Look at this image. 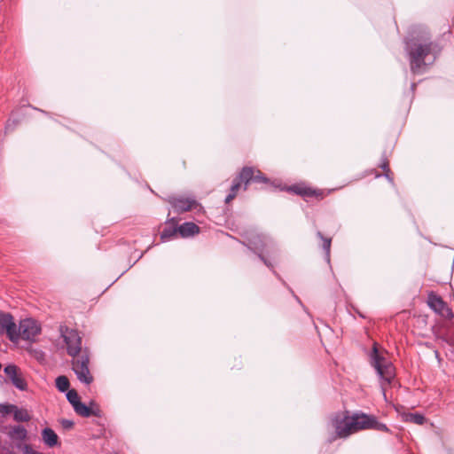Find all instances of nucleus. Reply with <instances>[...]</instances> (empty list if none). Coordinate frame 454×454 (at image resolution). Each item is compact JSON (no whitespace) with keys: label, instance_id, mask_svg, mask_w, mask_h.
Masks as SVG:
<instances>
[{"label":"nucleus","instance_id":"obj_15","mask_svg":"<svg viewBox=\"0 0 454 454\" xmlns=\"http://www.w3.org/2000/svg\"><path fill=\"white\" fill-rule=\"evenodd\" d=\"M42 439L45 445H47L50 448L55 447L59 444V436L50 427H45L42 431Z\"/></svg>","mask_w":454,"mask_h":454},{"label":"nucleus","instance_id":"obj_3","mask_svg":"<svg viewBox=\"0 0 454 454\" xmlns=\"http://www.w3.org/2000/svg\"><path fill=\"white\" fill-rule=\"evenodd\" d=\"M406 51L409 54L411 71L415 74H421L427 65L426 58L432 51V43L411 40L406 43Z\"/></svg>","mask_w":454,"mask_h":454},{"label":"nucleus","instance_id":"obj_8","mask_svg":"<svg viewBox=\"0 0 454 454\" xmlns=\"http://www.w3.org/2000/svg\"><path fill=\"white\" fill-rule=\"evenodd\" d=\"M9 381L19 390L25 391L27 388V381L21 370L15 364H10L4 368Z\"/></svg>","mask_w":454,"mask_h":454},{"label":"nucleus","instance_id":"obj_12","mask_svg":"<svg viewBox=\"0 0 454 454\" xmlns=\"http://www.w3.org/2000/svg\"><path fill=\"white\" fill-rule=\"evenodd\" d=\"M290 191L294 192L295 194L303 196V197H316L322 199L324 197V192L319 190H314L309 187H301L298 185H294L289 188Z\"/></svg>","mask_w":454,"mask_h":454},{"label":"nucleus","instance_id":"obj_30","mask_svg":"<svg viewBox=\"0 0 454 454\" xmlns=\"http://www.w3.org/2000/svg\"><path fill=\"white\" fill-rule=\"evenodd\" d=\"M235 197H236L235 194L229 193L227 195V197L225 198V203H230Z\"/></svg>","mask_w":454,"mask_h":454},{"label":"nucleus","instance_id":"obj_25","mask_svg":"<svg viewBox=\"0 0 454 454\" xmlns=\"http://www.w3.org/2000/svg\"><path fill=\"white\" fill-rule=\"evenodd\" d=\"M14 410H16V405L14 404H0V413L4 415L13 413Z\"/></svg>","mask_w":454,"mask_h":454},{"label":"nucleus","instance_id":"obj_4","mask_svg":"<svg viewBox=\"0 0 454 454\" xmlns=\"http://www.w3.org/2000/svg\"><path fill=\"white\" fill-rule=\"evenodd\" d=\"M371 365L376 370L380 379L381 387L384 390L387 385L391 384L395 378V367L392 363L382 356L374 344L370 354Z\"/></svg>","mask_w":454,"mask_h":454},{"label":"nucleus","instance_id":"obj_22","mask_svg":"<svg viewBox=\"0 0 454 454\" xmlns=\"http://www.w3.org/2000/svg\"><path fill=\"white\" fill-rule=\"evenodd\" d=\"M67 399L72 404L74 410L75 409L76 403H80V398L75 389H70L67 393Z\"/></svg>","mask_w":454,"mask_h":454},{"label":"nucleus","instance_id":"obj_11","mask_svg":"<svg viewBox=\"0 0 454 454\" xmlns=\"http://www.w3.org/2000/svg\"><path fill=\"white\" fill-rule=\"evenodd\" d=\"M166 200L178 214L190 211L198 205L197 201L193 198L169 196Z\"/></svg>","mask_w":454,"mask_h":454},{"label":"nucleus","instance_id":"obj_20","mask_svg":"<svg viewBox=\"0 0 454 454\" xmlns=\"http://www.w3.org/2000/svg\"><path fill=\"white\" fill-rule=\"evenodd\" d=\"M317 236L322 240V248L325 251V257L327 261H330V250H331V244H332V239L331 238H325L322 234L321 231L317 232Z\"/></svg>","mask_w":454,"mask_h":454},{"label":"nucleus","instance_id":"obj_28","mask_svg":"<svg viewBox=\"0 0 454 454\" xmlns=\"http://www.w3.org/2000/svg\"><path fill=\"white\" fill-rule=\"evenodd\" d=\"M60 424L65 430H70L74 427V422L66 419H61Z\"/></svg>","mask_w":454,"mask_h":454},{"label":"nucleus","instance_id":"obj_14","mask_svg":"<svg viewBox=\"0 0 454 454\" xmlns=\"http://www.w3.org/2000/svg\"><path fill=\"white\" fill-rule=\"evenodd\" d=\"M178 234L182 238H189L200 232V227L192 222H186L177 226Z\"/></svg>","mask_w":454,"mask_h":454},{"label":"nucleus","instance_id":"obj_7","mask_svg":"<svg viewBox=\"0 0 454 454\" xmlns=\"http://www.w3.org/2000/svg\"><path fill=\"white\" fill-rule=\"evenodd\" d=\"M427 304L436 314L442 317L451 319L454 317V314L451 309L447 303L442 299L441 296L430 293L427 297Z\"/></svg>","mask_w":454,"mask_h":454},{"label":"nucleus","instance_id":"obj_6","mask_svg":"<svg viewBox=\"0 0 454 454\" xmlns=\"http://www.w3.org/2000/svg\"><path fill=\"white\" fill-rule=\"evenodd\" d=\"M40 333L41 326L37 321L33 318L22 319L17 326V341L19 339L34 341Z\"/></svg>","mask_w":454,"mask_h":454},{"label":"nucleus","instance_id":"obj_9","mask_svg":"<svg viewBox=\"0 0 454 454\" xmlns=\"http://www.w3.org/2000/svg\"><path fill=\"white\" fill-rule=\"evenodd\" d=\"M240 178L244 181V190H247L252 183L268 184L269 179L260 171L251 167H244L240 171Z\"/></svg>","mask_w":454,"mask_h":454},{"label":"nucleus","instance_id":"obj_16","mask_svg":"<svg viewBox=\"0 0 454 454\" xmlns=\"http://www.w3.org/2000/svg\"><path fill=\"white\" fill-rule=\"evenodd\" d=\"M10 438L13 440L24 441L27 436V431L23 426H14L8 433Z\"/></svg>","mask_w":454,"mask_h":454},{"label":"nucleus","instance_id":"obj_19","mask_svg":"<svg viewBox=\"0 0 454 454\" xmlns=\"http://www.w3.org/2000/svg\"><path fill=\"white\" fill-rule=\"evenodd\" d=\"M13 419L17 422H27L31 419V417L26 409L18 408L16 406V410H14L13 412Z\"/></svg>","mask_w":454,"mask_h":454},{"label":"nucleus","instance_id":"obj_10","mask_svg":"<svg viewBox=\"0 0 454 454\" xmlns=\"http://www.w3.org/2000/svg\"><path fill=\"white\" fill-rule=\"evenodd\" d=\"M0 331L5 332L11 341H17V325L10 313L0 311Z\"/></svg>","mask_w":454,"mask_h":454},{"label":"nucleus","instance_id":"obj_23","mask_svg":"<svg viewBox=\"0 0 454 454\" xmlns=\"http://www.w3.org/2000/svg\"><path fill=\"white\" fill-rule=\"evenodd\" d=\"M244 186V181L240 178V173L233 179L232 184L230 189V193L235 194L237 196L238 192L241 188V186Z\"/></svg>","mask_w":454,"mask_h":454},{"label":"nucleus","instance_id":"obj_17","mask_svg":"<svg viewBox=\"0 0 454 454\" xmlns=\"http://www.w3.org/2000/svg\"><path fill=\"white\" fill-rule=\"evenodd\" d=\"M403 419L405 422H410L416 425H423L426 421V418L419 413H403Z\"/></svg>","mask_w":454,"mask_h":454},{"label":"nucleus","instance_id":"obj_13","mask_svg":"<svg viewBox=\"0 0 454 454\" xmlns=\"http://www.w3.org/2000/svg\"><path fill=\"white\" fill-rule=\"evenodd\" d=\"M166 223L169 224V226L166 227L160 233V239L163 242L175 238L178 234L176 218L168 219Z\"/></svg>","mask_w":454,"mask_h":454},{"label":"nucleus","instance_id":"obj_26","mask_svg":"<svg viewBox=\"0 0 454 454\" xmlns=\"http://www.w3.org/2000/svg\"><path fill=\"white\" fill-rule=\"evenodd\" d=\"M380 167L385 171V176L387 178L390 179V177H389V173H390L389 163L386 157L382 160V162L380 163Z\"/></svg>","mask_w":454,"mask_h":454},{"label":"nucleus","instance_id":"obj_24","mask_svg":"<svg viewBox=\"0 0 454 454\" xmlns=\"http://www.w3.org/2000/svg\"><path fill=\"white\" fill-rule=\"evenodd\" d=\"M371 424H372L371 429H372V430H376V431H380V432H388L389 431L387 425L378 421V419L375 416L372 417Z\"/></svg>","mask_w":454,"mask_h":454},{"label":"nucleus","instance_id":"obj_18","mask_svg":"<svg viewBox=\"0 0 454 454\" xmlns=\"http://www.w3.org/2000/svg\"><path fill=\"white\" fill-rule=\"evenodd\" d=\"M74 411L83 418H90L92 415H98V413L90 410V405L88 406L82 402L80 403H76Z\"/></svg>","mask_w":454,"mask_h":454},{"label":"nucleus","instance_id":"obj_5","mask_svg":"<svg viewBox=\"0 0 454 454\" xmlns=\"http://www.w3.org/2000/svg\"><path fill=\"white\" fill-rule=\"evenodd\" d=\"M246 240L247 243H244L250 250L254 252L260 260L263 262V263L271 268V263L264 257L262 252L268 246L271 240L266 237L264 234L257 233L254 231H250L246 233Z\"/></svg>","mask_w":454,"mask_h":454},{"label":"nucleus","instance_id":"obj_31","mask_svg":"<svg viewBox=\"0 0 454 454\" xmlns=\"http://www.w3.org/2000/svg\"><path fill=\"white\" fill-rule=\"evenodd\" d=\"M7 454H14L12 451H8Z\"/></svg>","mask_w":454,"mask_h":454},{"label":"nucleus","instance_id":"obj_1","mask_svg":"<svg viewBox=\"0 0 454 454\" xmlns=\"http://www.w3.org/2000/svg\"><path fill=\"white\" fill-rule=\"evenodd\" d=\"M61 336L67 345V354L73 357L72 369L77 379L80 382L90 385L93 381L89 369L90 352L87 348H82V337L76 330L68 328L61 330Z\"/></svg>","mask_w":454,"mask_h":454},{"label":"nucleus","instance_id":"obj_27","mask_svg":"<svg viewBox=\"0 0 454 454\" xmlns=\"http://www.w3.org/2000/svg\"><path fill=\"white\" fill-rule=\"evenodd\" d=\"M90 410L98 413V415H93L94 417H98V418H100L101 415H102V411L99 408V406L95 403V402H90Z\"/></svg>","mask_w":454,"mask_h":454},{"label":"nucleus","instance_id":"obj_21","mask_svg":"<svg viewBox=\"0 0 454 454\" xmlns=\"http://www.w3.org/2000/svg\"><path fill=\"white\" fill-rule=\"evenodd\" d=\"M56 387L59 391L64 393L69 390L70 383L67 376L61 375L55 380Z\"/></svg>","mask_w":454,"mask_h":454},{"label":"nucleus","instance_id":"obj_29","mask_svg":"<svg viewBox=\"0 0 454 454\" xmlns=\"http://www.w3.org/2000/svg\"><path fill=\"white\" fill-rule=\"evenodd\" d=\"M16 125H17V122H14V121L11 122V121H9L7 122V124H6L5 129H6V130H8V131H12V130H13V129H14V127H15Z\"/></svg>","mask_w":454,"mask_h":454},{"label":"nucleus","instance_id":"obj_2","mask_svg":"<svg viewBox=\"0 0 454 454\" xmlns=\"http://www.w3.org/2000/svg\"><path fill=\"white\" fill-rule=\"evenodd\" d=\"M372 417L373 415L362 411L350 414L346 411L342 418L336 417L333 419V425L338 437L347 438L358 431L371 429Z\"/></svg>","mask_w":454,"mask_h":454}]
</instances>
